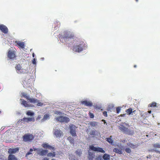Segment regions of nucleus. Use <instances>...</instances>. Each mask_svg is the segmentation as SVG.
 Instances as JSON below:
<instances>
[{
	"instance_id": "6",
	"label": "nucleus",
	"mask_w": 160,
	"mask_h": 160,
	"mask_svg": "<svg viewBox=\"0 0 160 160\" xmlns=\"http://www.w3.org/2000/svg\"><path fill=\"white\" fill-rule=\"evenodd\" d=\"M56 120L61 122H65L66 123L68 122L70 119L69 118L66 117L60 116L56 118Z\"/></svg>"
},
{
	"instance_id": "16",
	"label": "nucleus",
	"mask_w": 160,
	"mask_h": 160,
	"mask_svg": "<svg viewBox=\"0 0 160 160\" xmlns=\"http://www.w3.org/2000/svg\"><path fill=\"white\" fill-rule=\"evenodd\" d=\"M82 103L87 106L91 107L92 105V102L87 100L82 101Z\"/></svg>"
},
{
	"instance_id": "57",
	"label": "nucleus",
	"mask_w": 160,
	"mask_h": 160,
	"mask_svg": "<svg viewBox=\"0 0 160 160\" xmlns=\"http://www.w3.org/2000/svg\"><path fill=\"white\" fill-rule=\"evenodd\" d=\"M156 151V152H159L158 151Z\"/></svg>"
},
{
	"instance_id": "38",
	"label": "nucleus",
	"mask_w": 160,
	"mask_h": 160,
	"mask_svg": "<svg viewBox=\"0 0 160 160\" xmlns=\"http://www.w3.org/2000/svg\"><path fill=\"white\" fill-rule=\"evenodd\" d=\"M88 115H89L90 118H94V114L93 113H91L90 112H89Z\"/></svg>"
},
{
	"instance_id": "15",
	"label": "nucleus",
	"mask_w": 160,
	"mask_h": 160,
	"mask_svg": "<svg viewBox=\"0 0 160 160\" xmlns=\"http://www.w3.org/2000/svg\"><path fill=\"white\" fill-rule=\"evenodd\" d=\"M42 147L44 148H48L52 150H55V148L54 147H53L49 145H48V143H44L42 145Z\"/></svg>"
},
{
	"instance_id": "46",
	"label": "nucleus",
	"mask_w": 160,
	"mask_h": 160,
	"mask_svg": "<svg viewBox=\"0 0 160 160\" xmlns=\"http://www.w3.org/2000/svg\"><path fill=\"white\" fill-rule=\"evenodd\" d=\"M95 134V131H92V132H91V135H94Z\"/></svg>"
},
{
	"instance_id": "4",
	"label": "nucleus",
	"mask_w": 160,
	"mask_h": 160,
	"mask_svg": "<svg viewBox=\"0 0 160 160\" xmlns=\"http://www.w3.org/2000/svg\"><path fill=\"white\" fill-rule=\"evenodd\" d=\"M35 121L34 118V117L31 118H23L22 119L19 120L18 121V123H23L25 124L26 122L28 123L30 122H34Z\"/></svg>"
},
{
	"instance_id": "40",
	"label": "nucleus",
	"mask_w": 160,
	"mask_h": 160,
	"mask_svg": "<svg viewBox=\"0 0 160 160\" xmlns=\"http://www.w3.org/2000/svg\"><path fill=\"white\" fill-rule=\"evenodd\" d=\"M95 160H102V158L101 156H99L96 158Z\"/></svg>"
},
{
	"instance_id": "2",
	"label": "nucleus",
	"mask_w": 160,
	"mask_h": 160,
	"mask_svg": "<svg viewBox=\"0 0 160 160\" xmlns=\"http://www.w3.org/2000/svg\"><path fill=\"white\" fill-rule=\"evenodd\" d=\"M74 34L72 32L68 31L65 32L63 34L60 36L61 41L63 39L65 41H68L70 39H73L74 37Z\"/></svg>"
},
{
	"instance_id": "18",
	"label": "nucleus",
	"mask_w": 160,
	"mask_h": 160,
	"mask_svg": "<svg viewBox=\"0 0 160 160\" xmlns=\"http://www.w3.org/2000/svg\"><path fill=\"white\" fill-rule=\"evenodd\" d=\"M119 129L124 133H126L128 128L123 125H121L119 128Z\"/></svg>"
},
{
	"instance_id": "50",
	"label": "nucleus",
	"mask_w": 160,
	"mask_h": 160,
	"mask_svg": "<svg viewBox=\"0 0 160 160\" xmlns=\"http://www.w3.org/2000/svg\"><path fill=\"white\" fill-rule=\"evenodd\" d=\"M151 155H149L148 156H147V158H151Z\"/></svg>"
},
{
	"instance_id": "44",
	"label": "nucleus",
	"mask_w": 160,
	"mask_h": 160,
	"mask_svg": "<svg viewBox=\"0 0 160 160\" xmlns=\"http://www.w3.org/2000/svg\"><path fill=\"white\" fill-rule=\"evenodd\" d=\"M32 63L34 64H36V59L34 58L33 59L32 61Z\"/></svg>"
},
{
	"instance_id": "5",
	"label": "nucleus",
	"mask_w": 160,
	"mask_h": 160,
	"mask_svg": "<svg viewBox=\"0 0 160 160\" xmlns=\"http://www.w3.org/2000/svg\"><path fill=\"white\" fill-rule=\"evenodd\" d=\"M7 56L9 59L13 60L16 57L15 52L12 49H10L8 50Z\"/></svg>"
},
{
	"instance_id": "49",
	"label": "nucleus",
	"mask_w": 160,
	"mask_h": 160,
	"mask_svg": "<svg viewBox=\"0 0 160 160\" xmlns=\"http://www.w3.org/2000/svg\"><path fill=\"white\" fill-rule=\"evenodd\" d=\"M41 116L40 115H39L38 116L37 118V119H40L41 118Z\"/></svg>"
},
{
	"instance_id": "14",
	"label": "nucleus",
	"mask_w": 160,
	"mask_h": 160,
	"mask_svg": "<svg viewBox=\"0 0 160 160\" xmlns=\"http://www.w3.org/2000/svg\"><path fill=\"white\" fill-rule=\"evenodd\" d=\"M21 105H23L25 108L31 107L30 104H28V102L25 100L21 99H20Z\"/></svg>"
},
{
	"instance_id": "56",
	"label": "nucleus",
	"mask_w": 160,
	"mask_h": 160,
	"mask_svg": "<svg viewBox=\"0 0 160 160\" xmlns=\"http://www.w3.org/2000/svg\"><path fill=\"white\" fill-rule=\"evenodd\" d=\"M61 113V112H58V114H60Z\"/></svg>"
},
{
	"instance_id": "43",
	"label": "nucleus",
	"mask_w": 160,
	"mask_h": 160,
	"mask_svg": "<svg viewBox=\"0 0 160 160\" xmlns=\"http://www.w3.org/2000/svg\"><path fill=\"white\" fill-rule=\"evenodd\" d=\"M121 110V108L120 107H118L116 108V111L117 113H118Z\"/></svg>"
},
{
	"instance_id": "47",
	"label": "nucleus",
	"mask_w": 160,
	"mask_h": 160,
	"mask_svg": "<svg viewBox=\"0 0 160 160\" xmlns=\"http://www.w3.org/2000/svg\"><path fill=\"white\" fill-rule=\"evenodd\" d=\"M120 116L121 117H125L126 116V114H121L120 115Z\"/></svg>"
},
{
	"instance_id": "34",
	"label": "nucleus",
	"mask_w": 160,
	"mask_h": 160,
	"mask_svg": "<svg viewBox=\"0 0 160 160\" xmlns=\"http://www.w3.org/2000/svg\"><path fill=\"white\" fill-rule=\"evenodd\" d=\"M153 146L154 148H160V143H156L155 144H154L153 145Z\"/></svg>"
},
{
	"instance_id": "9",
	"label": "nucleus",
	"mask_w": 160,
	"mask_h": 160,
	"mask_svg": "<svg viewBox=\"0 0 160 160\" xmlns=\"http://www.w3.org/2000/svg\"><path fill=\"white\" fill-rule=\"evenodd\" d=\"M70 132L72 136L75 137L77 135L76 132L75 126L73 125H72L70 126Z\"/></svg>"
},
{
	"instance_id": "17",
	"label": "nucleus",
	"mask_w": 160,
	"mask_h": 160,
	"mask_svg": "<svg viewBox=\"0 0 160 160\" xmlns=\"http://www.w3.org/2000/svg\"><path fill=\"white\" fill-rule=\"evenodd\" d=\"M15 68L17 71V72L18 73H21V72L20 70L21 69L22 67L20 64H17L15 67Z\"/></svg>"
},
{
	"instance_id": "30",
	"label": "nucleus",
	"mask_w": 160,
	"mask_h": 160,
	"mask_svg": "<svg viewBox=\"0 0 160 160\" xmlns=\"http://www.w3.org/2000/svg\"><path fill=\"white\" fill-rule=\"evenodd\" d=\"M67 139L68 140H69L71 144H73L74 143V139L72 138L71 137H69Z\"/></svg>"
},
{
	"instance_id": "58",
	"label": "nucleus",
	"mask_w": 160,
	"mask_h": 160,
	"mask_svg": "<svg viewBox=\"0 0 160 160\" xmlns=\"http://www.w3.org/2000/svg\"><path fill=\"white\" fill-rule=\"evenodd\" d=\"M136 1L137 2L138 1V0H136Z\"/></svg>"
},
{
	"instance_id": "33",
	"label": "nucleus",
	"mask_w": 160,
	"mask_h": 160,
	"mask_svg": "<svg viewBox=\"0 0 160 160\" xmlns=\"http://www.w3.org/2000/svg\"><path fill=\"white\" fill-rule=\"evenodd\" d=\"M94 158L93 155L92 153H89L88 155V159L89 160H92Z\"/></svg>"
},
{
	"instance_id": "1",
	"label": "nucleus",
	"mask_w": 160,
	"mask_h": 160,
	"mask_svg": "<svg viewBox=\"0 0 160 160\" xmlns=\"http://www.w3.org/2000/svg\"><path fill=\"white\" fill-rule=\"evenodd\" d=\"M86 45L82 41H80L79 43L74 45L72 47V50L75 52H80L85 49Z\"/></svg>"
},
{
	"instance_id": "39",
	"label": "nucleus",
	"mask_w": 160,
	"mask_h": 160,
	"mask_svg": "<svg viewBox=\"0 0 160 160\" xmlns=\"http://www.w3.org/2000/svg\"><path fill=\"white\" fill-rule=\"evenodd\" d=\"M125 150L126 152L128 153H130L131 152V150L129 148H126Z\"/></svg>"
},
{
	"instance_id": "23",
	"label": "nucleus",
	"mask_w": 160,
	"mask_h": 160,
	"mask_svg": "<svg viewBox=\"0 0 160 160\" xmlns=\"http://www.w3.org/2000/svg\"><path fill=\"white\" fill-rule=\"evenodd\" d=\"M126 112L128 115L131 114L132 113V109L131 108H130L126 110Z\"/></svg>"
},
{
	"instance_id": "21",
	"label": "nucleus",
	"mask_w": 160,
	"mask_h": 160,
	"mask_svg": "<svg viewBox=\"0 0 160 160\" xmlns=\"http://www.w3.org/2000/svg\"><path fill=\"white\" fill-rule=\"evenodd\" d=\"M56 156V152H49L47 154V156L49 157H55Z\"/></svg>"
},
{
	"instance_id": "29",
	"label": "nucleus",
	"mask_w": 160,
	"mask_h": 160,
	"mask_svg": "<svg viewBox=\"0 0 160 160\" xmlns=\"http://www.w3.org/2000/svg\"><path fill=\"white\" fill-rule=\"evenodd\" d=\"M157 104L155 102H153L149 104L148 105V107H154L157 106Z\"/></svg>"
},
{
	"instance_id": "51",
	"label": "nucleus",
	"mask_w": 160,
	"mask_h": 160,
	"mask_svg": "<svg viewBox=\"0 0 160 160\" xmlns=\"http://www.w3.org/2000/svg\"><path fill=\"white\" fill-rule=\"evenodd\" d=\"M136 112V110H134L133 111H132V113H135Z\"/></svg>"
},
{
	"instance_id": "24",
	"label": "nucleus",
	"mask_w": 160,
	"mask_h": 160,
	"mask_svg": "<svg viewBox=\"0 0 160 160\" xmlns=\"http://www.w3.org/2000/svg\"><path fill=\"white\" fill-rule=\"evenodd\" d=\"M112 136H110L108 138H107L106 140L109 143L112 144L113 143V140L112 139Z\"/></svg>"
},
{
	"instance_id": "55",
	"label": "nucleus",
	"mask_w": 160,
	"mask_h": 160,
	"mask_svg": "<svg viewBox=\"0 0 160 160\" xmlns=\"http://www.w3.org/2000/svg\"><path fill=\"white\" fill-rule=\"evenodd\" d=\"M134 68H136V67H137V65H134Z\"/></svg>"
},
{
	"instance_id": "52",
	"label": "nucleus",
	"mask_w": 160,
	"mask_h": 160,
	"mask_svg": "<svg viewBox=\"0 0 160 160\" xmlns=\"http://www.w3.org/2000/svg\"><path fill=\"white\" fill-rule=\"evenodd\" d=\"M102 121H103L104 122V123H106L105 120H102Z\"/></svg>"
},
{
	"instance_id": "48",
	"label": "nucleus",
	"mask_w": 160,
	"mask_h": 160,
	"mask_svg": "<svg viewBox=\"0 0 160 160\" xmlns=\"http://www.w3.org/2000/svg\"><path fill=\"white\" fill-rule=\"evenodd\" d=\"M38 149H38L36 148H34L33 149V150L35 151H38Z\"/></svg>"
},
{
	"instance_id": "35",
	"label": "nucleus",
	"mask_w": 160,
	"mask_h": 160,
	"mask_svg": "<svg viewBox=\"0 0 160 160\" xmlns=\"http://www.w3.org/2000/svg\"><path fill=\"white\" fill-rule=\"evenodd\" d=\"M22 94L24 97L26 98L27 100H28V99H29L30 98V97L29 96L24 93H22Z\"/></svg>"
},
{
	"instance_id": "36",
	"label": "nucleus",
	"mask_w": 160,
	"mask_h": 160,
	"mask_svg": "<svg viewBox=\"0 0 160 160\" xmlns=\"http://www.w3.org/2000/svg\"><path fill=\"white\" fill-rule=\"evenodd\" d=\"M76 154L80 156L82 153V151L80 150H77L76 152Z\"/></svg>"
},
{
	"instance_id": "31",
	"label": "nucleus",
	"mask_w": 160,
	"mask_h": 160,
	"mask_svg": "<svg viewBox=\"0 0 160 160\" xmlns=\"http://www.w3.org/2000/svg\"><path fill=\"white\" fill-rule=\"evenodd\" d=\"M34 114V112L30 111H27L26 112V114L28 116H33Z\"/></svg>"
},
{
	"instance_id": "7",
	"label": "nucleus",
	"mask_w": 160,
	"mask_h": 160,
	"mask_svg": "<svg viewBox=\"0 0 160 160\" xmlns=\"http://www.w3.org/2000/svg\"><path fill=\"white\" fill-rule=\"evenodd\" d=\"M90 148L94 151H97L99 152H101L102 153L105 152V151L102 148L100 147H97L94 146L93 145H92L89 146Z\"/></svg>"
},
{
	"instance_id": "10",
	"label": "nucleus",
	"mask_w": 160,
	"mask_h": 160,
	"mask_svg": "<svg viewBox=\"0 0 160 160\" xmlns=\"http://www.w3.org/2000/svg\"><path fill=\"white\" fill-rule=\"evenodd\" d=\"M19 148L18 147L15 148H10L8 149V152L10 154H12L19 152Z\"/></svg>"
},
{
	"instance_id": "25",
	"label": "nucleus",
	"mask_w": 160,
	"mask_h": 160,
	"mask_svg": "<svg viewBox=\"0 0 160 160\" xmlns=\"http://www.w3.org/2000/svg\"><path fill=\"white\" fill-rule=\"evenodd\" d=\"M113 151L119 154H121L122 153L121 150L117 148H114L113 149Z\"/></svg>"
},
{
	"instance_id": "8",
	"label": "nucleus",
	"mask_w": 160,
	"mask_h": 160,
	"mask_svg": "<svg viewBox=\"0 0 160 160\" xmlns=\"http://www.w3.org/2000/svg\"><path fill=\"white\" fill-rule=\"evenodd\" d=\"M48 150L47 149H40L38 150L37 152V154L41 156H45L48 153Z\"/></svg>"
},
{
	"instance_id": "27",
	"label": "nucleus",
	"mask_w": 160,
	"mask_h": 160,
	"mask_svg": "<svg viewBox=\"0 0 160 160\" xmlns=\"http://www.w3.org/2000/svg\"><path fill=\"white\" fill-rule=\"evenodd\" d=\"M49 115L47 114H45L43 116V118L42 119L41 121L42 122H43L48 119L49 117Z\"/></svg>"
},
{
	"instance_id": "11",
	"label": "nucleus",
	"mask_w": 160,
	"mask_h": 160,
	"mask_svg": "<svg viewBox=\"0 0 160 160\" xmlns=\"http://www.w3.org/2000/svg\"><path fill=\"white\" fill-rule=\"evenodd\" d=\"M54 134L57 138H58L61 137L63 135V133L59 130L55 129L54 131Z\"/></svg>"
},
{
	"instance_id": "45",
	"label": "nucleus",
	"mask_w": 160,
	"mask_h": 160,
	"mask_svg": "<svg viewBox=\"0 0 160 160\" xmlns=\"http://www.w3.org/2000/svg\"><path fill=\"white\" fill-rule=\"evenodd\" d=\"M103 114L105 117H107V113L106 111H104L103 112Z\"/></svg>"
},
{
	"instance_id": "12",
	"label": "nucleus",
	"mask_w": 160,
	"mask_h": 160,
	"mask_svg": "<svg viewBox=\"0 0 160 160\" xmlns=\"http://www.w3.org/2000/svg\"><path fill=\"white\" fill-rule=\"evenodd\" d=\"M0 30L4 34H7L8 32V29L7 27L3 24L0 25Z\"/></svg>"
},
{
	"instance_id": "53",
	"label": "nucleus",
	"mask_w": 160,
	"mask_h": 160,
	"mask_svg": "<svg viewBox=\"0 0 160 160\" xmlns=\"http://www.w3.org/2000/svg\"><path fill=\"white\" fill-rule=\"evenodd\" d=\"M32 57H34V56H35V54H34V53H32Z\"/></svg>"
},
{
	"instance_id": "13",
	"label": "nucleus",
	"mask_w": 160,
	"mask_h": 160,
	"mask_svg": "<svg viewBox=\"0 0 160 160\" xmlns=\"http://www.w3.org/2000/svg\"><path fill=\"white\" fill-rule=\"evenodd\" d=\"M14 44L18 46L19 48H23L25 47L24 42H21L20 41H15V42Z\"/></svg>"
},
{
	"instance_id": "59",
	"label": "nucleus",
	"mask_w": 160,
	"mask_h": 160,
	"mask_svg": "<svg viewBox=\"0 0 160 160\" xmlns=\"http://www.w3.org/2000/svg\"><path fill=\"white\" fill-rule=\"evenodd\" d=\"M1 113V111H0V113Z\"/></svg>"
},
{
	"instance_id": "22",
	"label": "nucleus",
	"mask_w": 160,
	"mask_h": 160,
	"mask_svg": "<svg viewBox=\"0 0 160 160\" xmlns=\"http://www.w3.org/2000/svg\"><path fill=\"white\" fill-rule=\"evenodd\" d=\"M102 158L104 160H108L110 159V156L108 154L105 153L103 155Z\"/></svg>"
},
{
	"instance_id": "19",
	"label": "nucleus",
	"mask_w": 160,
	"mask_h": 160,
	"mask_svg": "<svg viewBox=\"0 0 160 160\" xmlns=\"http://www.w3.org/2000/svg\"><path fill=\"white\" fill-rule=\"evenodd\" d=\"M8 160H18L14 155L9 154L8 157Z\"/></svg>"
},
{
	"instance_id": "20",
	"label": "nucleus",
	"mask_w": 160,
	"mask_h": 160,
	"mask_svg": "<svg viewBox=\"0 0 160 160\" xmlns=\"http://www.w3.org/2000/svg\"><path fill=\"white\" fill-rule=\"evenodd\" d=\"M29 102L31 103H36L38 102V100L36 98H29L28 100Z\"/></svg>"
},
{
	"instance_id": "41",
	"label": "nucleus",
	"mask_w": 160,
	"mask_h": 160,
	"mask_svg": "<svg viewBox=\"0 0 160 160\" xmlns=\"http://www.w3.org/2000/svg\"><path fill=\"white\" fill-rule=\"evenodd\" d=\"M37 103V105L38 106H41L43 105V103L41 102H40L39 101V100L38 101V102Z\"/></svg>"
},
{
	"instance_id": "3",
	"label": "nucleus",
	"mask_w": 160,
	"mask_h": 160,
	"mask_svg": "<svg viewBox=\"0 0 160 160\" xmlns=\"http://www.w3.org/2000/svg\"><path fill=\"white\" fill-rule=\"evenodd\" d=\"M34 138V136L32 134L29 133L26 134L23 137V140L25 142L31 141Z\"/></svg>"
},
{
	"instance_id": "37",
	"label": "nucleus",
	"mask_w": 160,
	"mask_h": 160,
	"mask_svg": "<svg viewBox=\"0 0 160 160\" xmlns=\"http://www.w3.org/2000/svg\"><path fill=\"white\" fill-rule=\"evenodd\" d=\"M128 145L132 148H135L136 147L135 145L131 143H130L129 144H128Z\"/></svg>"
},
{
	"instance_id": "26",
	"label": "nucleus",
	"mask_w": 160,
	"mask_h": 160,
	"mask_svg": "<svg viewBox=\"0 0 160 160\" xmlns=\"http://www.w3.org/2000/svg\"><path fill=\"white\" fill-rule=\"evenodd\" d=\"M134 133V132L133 130H130L128 129L125 134L129 135H132Z\"/></svg>"
},
{
	"instance_id": "54",
	"label": "nucleus",
	"mask_w": 160,
	"mask_h": 160,
	"mask_svg": "<svg viewBox=\"0 0 160 160\" xmlns=\"http://www.w3.org/2000/svg\"><path fill=\"white\" fill-rule=\"evenodd\" d=\"M148 112L149 113H151V111H148Z\"/></svg>"
},
{
	"instance_id": "32",
	"label": "nucleus",
	"mask_w": 160,
	"mask_h": 160,
	"mask_svg": "<svg viewBox=\"0 0 160 160\" xmlns=\"http://www.w3.org/2000/svg\"><path fill=\"white\" fill-rule=\"evenodd\" d=\"M33 151V149L32 148H30L29 150V151L28 152L26 155L25 157H27L29 155L32 154V152Z\"/></svg>"
},
{
	"instance_id": "28",
	"label": "nucleus",
	"mask_w": 160,
	"mask_h": 160,
	"mask_svg": "<svg viewBox=\"0 0 160 160\" xmlns=\"http://www.w3.org/2000/svg\"><path fill=\"white\" fill-rule=\"evenodd\" d=\"M89 124L91 127H95L98 125V122H90Z\"/></svg>"
},
{
	"instance_id": "42",
	"label": "nucleus",
	"mask_w": 160,
	"mask_h": 160,
	"mask_svg": "<svg viewBox=\"0 0 160 160\" xmlns=\"http://www.w3.org/2000/svg\"><path fill=\"white\" fill-rule=\"evenodd\" d=\"M95 108L98 109H101V107L100 106H99L98 105H96V106H95Z\"/></svg>"
}]
</instances>
